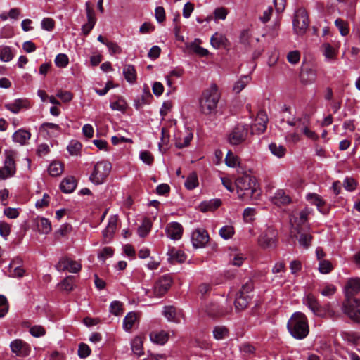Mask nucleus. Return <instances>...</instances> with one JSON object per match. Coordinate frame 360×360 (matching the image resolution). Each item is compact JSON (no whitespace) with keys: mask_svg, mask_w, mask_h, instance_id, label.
Instances as JSON below:
<instances>
[{"mask_svg":"<svg viewBox=\"0 0 360 360\" xmlns=\"http://www.w3.org/2000/svg\"><path fill=\"white\" fill-rule=\"evenodd\" d=\"M220 98L218 87L215 84L204 91L200 100V110L205 115H212L216 112L217 104Z\"/></svg>","mask_w":360,"mask_h":360,"instance_id":"obj_1","label":"nucleus"},{"mask_svg":"<svg viewBox=\"0 0 360 360\" xmlns=\"http://www.w3.org/2000/svg\"><path fill=\"white\" fill-rule=\"evenodd\" d=\"M288 331L296 339L302 340L309 333V326L306 316L302 312H295L287 325Z\"/></svg>","mask_w":360,"mask_h":360,"instance_id":"obj_2","label":"nucleus"},{"mask_svg":"<svg viewBox=\"0 0 360 360\" xmlns=\"http://www.w3.org/2000/svg\"><path fill=\"white\" fill-rule=\"evenodd\" d=\"M236 186L240 198H257L259 195L255 179L249 175L238 177L236 181Z\"/></svg>","mask_w":360,"mask_h":360,"instance_id":"obj_3","label":"nucleus"},{"mask_svg":"<svg viewBox=\"0 0 360 360\" xmlns=\"http://www.w3.org/2000/svg\"><path fill=\"white\" fill-rule=\"evenodd\" d=\"M111 169L112 165L110 162L104 160L97 162L90 175V181L96 185L103 184L109 175Z\"/></svg>","mask_w":360,"mask_h":360,"instance_id":"obj_4","label":"nucleus"},{"mask_svg":"<svg viewBox=\"0 0 360 360\" xmlns=\"http://www.w3.org/2000/svg\"><path fill=\"white\" fill-rule=\"evenodd\" d=\"M4 167L0 168V179L4 180L12 177L16 172L15 159L16 152L13 150H6Z\"/></svg>","mask_w":360,"mask_h":360,"instance_id":"obj_5","label":"nucleus"},{"mask_svg":"<svg viewBox=\"0 0 360 360\" xmlns=\"http://www.w3.org/2000/svg\"><path fill=\"white\" fill-rule=\"evenodd\" d=\"M258 244L263 249L276 248L278 244L277 230L272 226L266 227L258 238Z\"/></svg>","mask_w":360,"mask_h":360,"instance_id":"obj_6","label":"nucleus"},{"mask_svg":"<svg viewBox=\"0 0 360 360\" xmlns=\"http://www.w3.org/2000/svg\"><path fill=\"white\" fill-rule=\"evenodd\" d=\"M232 311L231 303L224 300L221 302H211L207 307L205 311L208 316L213 318H219L230 314Z\"/></svg>","mask_w":360,"mask_h":360,"instance_id":"obj_7","label":"nucleus"},{"mask_svg":"<svg viewBox=\"0 0 360 360\" xmlns=\"http://www.w3.org/2000/svg\"><path fill=\"white\" fill-rule=\"evenodd\" d=\"M292 25L297 34L302 35L306 32L309 26V20L305 9L300 8L296 11Z\"/></svg>","mask_w":360,"mask_h":360,"instance_id":"obj_8","label":"nucleus"},{"mask_svg":"<svg viewBox=\"0 0 360 360\" xmlns=\"http://www.w3.org/2000/svg\"><path fill=\"white\" fill-rule=\"evenodd\" d=\"M342 309L352 320L360 322V300L347 299L342 304Z\"/></svg>","mask_w":360,"mask_h":360,"instance_id":"obj_9","label":"nucleus"},{"mask_svg":"<svg viewBox=\"0 0 360 360\" xmlns=\"http://www.w3.org/2000/svg\"><path fill=\"white\" fill-rule=\"evenodd\" d=\"M248 134V126L239 124L230 131L228 136V141L231 145H239L245 141Z\"/></svg>","mask_w":360,"mask_h":360,"instance_id":"obj_10","label":"nucleus"},{"mask_svg":"<svg viewBox=\"0 0 360 360\" xmlns=\"http://www.w3.org/2000/svg\"><path fill=\"white\" fill-rule=\"evenodd\" d=\"M172 283V277L169 275L161 276L154 284L153 294L156 297H160L165 295Z\"/></svg>","mask_w":360,"mask_h":360,"instance_id":"obj_11","label":"nucleus"},{"mask_svg":"<svg viewBox=\"0 0 360 360\" xmlns=\"http://www.w3.org/2000/svg\"><path fill=\"white\" fill-rule=\"evenodd\" d=\"M56 269L58 271H68L70 273H77L81 270L82 264L80 262L70 258L63 257L56 265Z\"/></svg>","mask_w":360,"mask_h":360,"instance_id":"obj_12","label":"nucleus"},{"mask_svg":"<svg viewBox=\"0 0 360 360\" xmlns=\"http://www.w3.org/2000/svg\"><path fill=\"white\" fill-rule=\"evenodd\" d=\"M268 117L265 112L259 111L255 120V123L251 126V134H260L265 131L267 127Z\"/></svg>","mask_w":360,"mask_h":360,"instance_id":"obj_13","label":"nucleus"},{"mask_svg":"<svg viewBox=\"0 0 360 360\" xmlns=\"http://www.w3.org/2000/svg\"><path fill=\"white\" fill-rule=\"evenodd\" d=\"M210 239L207 232L204 229H197L191 234L193 245L196 248H203Z\"/></svg>","mask_w":360,"mask_h":360,"instance_id":"obj_14","label":"nucleus"},{"mask_svg":"<svg viewBox=\"0 0 360 360\" xmlns=\"http://www.w3.org/2000/svg\"><path fill=\"white\" fill-rule=\"evenodd\" d=\"M10 347L12 352L21 357L28 356L31 350L30 346L20 339L12 341L10 344Z\"/></svg>","mask_w":360,"mask_h":360,"instance_id":"obj_15","label":"nucleus"},{"mask_svg":"<svg viewBox=\"0 0 360 360\" xmlns=\"http://www.w3.org/2000/svg\"><path fill=\"white\" fill-rule=\"evenodd\" d=\"M309 214L308 209L301 210L297 215H293L290 219L292 227L300 233V229L302 226H304L307 221V217Z\"/></svg>","mask_w":360,"mask_h":360,"instance_id":"obj_16","label":"nucleus"},{"mask_svg":"<svg viewBox=\"0 0 360 360\" xmlns=\"http://www.w3.org/2000/svg\"><path fill=\"white\" fill-rule=\"evenodd\" d=\"M303 304H305L314 314L322 316L321 306L316 298L311 293L305 295L303 298Z\"/></svg>","mask_w":360,"mask_h":360,"instance_id":"obj_17","label":"nucleus"},{"mask_svg":"<svg viewBox=\"0 0 360 360\" xmlns=\"http://www.w3.org/2000/svg\"><path fill=\"white\" fill-rule=\"evenodd\" d=\"M183 227L178 222L169 223L166 226V235L172 240H179L183 233Z\"/></svg>","mask_w":360,"mask_h":360,"instance_id":"obj_18","label":"nucleus"},{"mask_svg":"<svg viewBox=\"0 0 360 360\" xmlns=\"http://www.w3.org/2000/svg\"><path fill=\"white\" fill-rule=\"evenodd\" d=\"M22 261L20 258L16 257L13 259L8 266V274L14 278H20L24 276L25 272L22 266Z\"/></svg>","mask_w":360,"mask_h":360,"instance_id":"obj_19","label":"nucleus"},{"mask_svg":"<svg viewBox=\"0 0 360 360\" xmlns=\"http://www.w3.org/2000/svg\"><path fill=\"white\" fill-rule=\"evenodd\" d=\"M347 297H352L360 292V278H352L348 280L345 287Z\"/></svg>","mask_w":360,"mask_h":360,"instance_id":"obj_20","label":"nucleus"},{"mask_svg":"<svg viewBox=\"0 0 360 360\" xmlns=\"http://www.w3.org/2000/svg\"><path fill=\"white\" fill-rule=\"evenodd\" d=\"M271 201L278 206L286 205L291 202V198L284 190L278 189L272 197Z\"/></svg>","mask_w":360,"mask_h":360,"instance_id":"obj_21","label":"nucleus"},{"mask_svg":"<svg viewBox=\"0 0 360 360\" xmlns=\"http://www.w3.org/2000/svg\"><path fill=\"white\" fill-rule=\"evenodd\" d=\"M300 79L302 84H311L316 81V72L312 68H303L300 72Z\"/></svg>","mask_w":360,"mask_h":360,"instance_id":"obj_22","label":"nucleus"},{"mask_svg":"<svg viewBox=\"0 0 360 360\" xmlns=\"http://www.w3.org/2000/svg\"><path fill=\"white\" fill-rule=\"evenodd\" d=\"M117 217L116 216H112L109 218L108 226L103 231V236L105 241L112 238L117 229Z\"/></svg>","mask_w":360,"mask_h":360,"instance_id":"obj_23","label":"nucleus"},{"mask_svg":"<svg viewBox=\"0 0 360 360\" xmlns=\"http://www.w3.org/2000/svg\"><path fill=\"white\" fill-rule=\"evenodd\" d=\"M307 200L311 204L316 205L318 210L323 214H326L328 212V208H324L325 205L324 200L321 198V197L316 193H309L307 195Z\"/></svg>","mask_w":360,"mask_h":360,"instance_id":"obj_24","label":"nucleus"},{"mask_svg":"<svg viewBox=\"0 0 360 360\" xmlns=\"http://www.w3.org/2000/svg\"><path fill=\"white\" fill-rule=\"evenodd\" d=\"M193 139V133L190 130H186L183 135L175 138V146L178 148H183L189 145Z\"/></svg>","mask_w":360,"mask_h":360,"instance_id":"obj_25","label":"nucleus"},{"mask_svg":"<svg viewBox=\"0 0 360 360\" xmlns=\"http://www.w3.org/2000/svg\"><path fill=\"white\" fill-rule=\"evenodd\" d=\"M77 186V181L73 176H68L61 181L60 188L63 193H72Z\"/></svg>","mask_w":360,"mask_h":360,"instance_id":"obj_26","label":"nucleus"},{"mask_svg":"<svg viewBox=\"0 0 360 360\" xmlns=\"http://www.w3.org/2000/svg\"><path fill=\"white\" fill-rule=\"evenodd\" d=\"M27 100L19 98L12 103H6L5 108L8 110L16 114L18 113L22 108H27Z\"/></svg>","mask_w":360,"mask_h":360,"instance_id":"obj_27","label":"nucleus"},{"mask_svg":"<svg viewBox=\"0 0 360 360\" xmlns=\"http://www.w3.org/2000/svg\"><path fill=\"white\" fill-rule=\"evenodd\" d=\"M150 339L156 344L164 345L168 341L169 333L165 330L153 331L150 334Z\"/></svg>","mask_w":360,"mask_h":360,"instance_id":"obj_28","label":"nucleus"},{"mask_svg":"<svg viewBox=\"0 0 360 360\" xmlns=\"http://www.w3.org/2000/svg\"><path fill=\"white\" fill-rule=\"evenodd\" d=\"M31 134L25 129H19L13 134V141L20 145L26 144L27 141L30 139Z\"/></svg>","mask_w":360,"mask_h":360,"instance_id":"obj_29","label":"nucleus"},{"mask_svg":"<svg viewBox=\"0 0 360 360\" xmlns=\"http://www.w3.org/2000/svg\"><path fill=\"white\" fill-rule=\"evenodd\" d=\"M38 232L41 234H48L51 231V224L48 219L40 217L36 219Z\"/></svg>","mask_w":360,"mask_h":360,"instance_id":"obj_30","label":"nucleus"},{"mask_svg":"<svg viewBox=\"0 0 360 360\" xmlns=\"http://www.w3.org/2000/svg\"><path fill=\"white\" fill-rule=\"evenodd\" d=\"M179 311L178 312L176 309L172 306H166L164 307L163 314L169 321L179 323Z\"/></svg>","mask_w":360,"mask_h":360,"instance_id":"obj_31","label":"nucleus"},{"mask_svg":"<svg viewBox=\"0 0 360 360\" xmlns=\"http://www.w3.org/2000/svg\"><path fill=\"white\" fill-rule=\"evenodd\" d=\"M125 79L129 83H134L136 80V71L134 65L127 64L122 70Z\"/></svg>","mask_w":360,"mask_h":360,"instance_id":"obj_32","label":"nucleus"},{"mask_svg":"<svg viewBox=\"0 0 360 360\" xmlns=\"http://www.w3.org/2000/svg\"><path fill=\"white\" fill-rule=\"evenodd\" d=\"M250 300V297L249 295H244L240 293L237 295V297L235 300V308L237 311H242L245 309Z\"/></svg>","mask_w":360,"mask_h":360,"instance_id":"obj_33","label":"nucleus"},{"mask_svg":"<svg viewBox=\"0 0 360 360\" xmlns=\"http://www.w3.org/2000/svg\"><path fill=\"white\" fill-rule=\"evenodd\" d=\"M227 39L226 37L219 32L214 33L211 37L210 42L212 46L215 49H219L226 44Z\"/></svg>","mask_w":360,"mask_h":360,"instance_id":"obj_34","label":"nucleus"},{"mask_svg":"<svg viewBox=\"0 0 360 360\" xmlns=\"http://www.w3.org/2000/svg\"><path fill=\"white\" fill-rule=\"evenodd\" d=\"M221 204L219 199L211 200L208 202H203L200 205V209L202 212H205L207 211H213L218 208Z\"/></svg>","mask_w":360,"mask_h":360,"instance_id":"obj_35","label":"nucleus"},{"mask_svg":"<svg viewBox=\"0 0 360 360\" xmlns=\"http://www.w3.org/2000/svg\"><path fill=\"white\" fill-rule=\"evenodd\" d=\"M168 255L169 257V259L172 262H184L186 260V256L179 250H175L174 248L170 249L168 252Z\"/></svg>","mask_w":360,"mask_h":360,"instance_id":"obj_36","label":"nucleus"},{"mask_svg":"<svg viewBox=\"0 0 360 360\" xmlns=\"http://www.w3.org/2000/svg\"><path fill=\"white\" fill-rule=\"evenodd\" d=\"M131 349L135 355L141 356L143 354V339L141 337H135L131 342Z\"/></svg>","mask_w":360,"mask_h":360,"instance_id":"obj_37","label":"nucleus"},{"mask_svg":"<svg viewBox=\"0 0 360 360\" xmlns=\"http://www.w3.org/2000/svg\"><path fill=\"white\" fill-rule=\"evenodd\" d=\"M229 333V329L224 326H217L213 329V336L217 340L227 338Z\"/></svg>","mask_w":360,"mask_h":360,"instance_id":"obj_38","label":"nucleus"},{"mask_svg":"<svg viewBox=\"0 0 360 360\" xmlns=\"http://www.w3.org/2000/svg\"><path fill=\"white\" fill-rule=\"evenodd\" d=\"M271 153L278 158H283L286 153V148L282 145L271 143L269 146Z\"/></svg>","mask_w":360,"mask_h":360,"instance_id":"obj_39","label":"nucleus"},{"mask_svg":"<svg viewBox=\"0 0 360 360\" xmlns=\"http://www.w3.org/2000/svg\"><path fill=\"white\" fill-rule=\"evenodd\" d=\"M137 320V315L135 312H129L123 320V327L127 331L129 330Z\"/></svg>","mask_w":360,"mask_h":360,"instance_id":"obj_40","label":"nucleus"},{"mask_svg":"<svg viewBox=\"0 0 360 360\" xmlns=\"http://www.w3.org/2000/svg\"><path fill=\"white\" fill-rule=\"evenodd\" d=\"M321 50L327 60H334L336 58V51L328 43L323 44L321 46Z\"/></svg>","mask_w":360,"mask_h":360,"instance_id":"obj_41","label":"nucleus"},{"mask_svg":"<svg viewBox=\"0 0 360 360\" xmlns=\"http://www.w3.org/2000/svg\"><path fill=\"white\" fill-rule=\"evenodd\" d=\"M63 172V165L61 162L53 161L49 167V173L52 176H58Z\"/></svg>","mask_w":360,"mask_h":360,"instance_id":"obj_42","label":"nucleus"},{"mask_svg":"<svg viewBox=\"0 0 360 360\" xmlns=\"http://www.w3.org/2000/svg\"><path fill=\"white\" fill-rule=\"evenodd\" d=\"M200 40L196 39L195 40V41H193V43H191L189 46H188V48L193 51L195 53H196L197 55H198L199 56H206L208 55L209 53V51L207 49L203 48V47H201L200 46L197 42H199Z\"/></svg>","mask_w":360,"mask_h":360,"instance_id":"obj_43","label":"nucleus"},{"mask_svg":"<svg viewBox=\"0 0 360 360\" xmlns=\"http://www.w3.org/2000/svg\"><path fill=\"white\" fill-rule=\"evenodd\" d=\"M13 58L12 51L9 46H0V60L4 62H8Z\"/></svg>","mask_w":360,"mask_h":360,"instance_id":"obj_44","label":"nucleus"},{"mask_svg":"<svg viewBox=\"0 0 360 360\" xmlns=\"http://www.w3.org/2000/svg\"><path fill=\"white\" fill-rule=\"evenodd\" d=\"M152 223L148 218H145L142 224L138 229V233L141 237H145L150 231Z\"/></svg>","mask_w":360,"mask_h":360,"instance_id":"obj_45","label":"nucleus"},{"mask_svg":"<svg viewBox=\"0 0 360 360\" xmlns=\"http://www.w3.org/2000/svg\"><path fill=\"white\" fill-rule=\"evenodd\" d=\"M309 123H310L309 117H305L303 121V123H302V125H303L302 132L308 138H309L312 140H316V139H318L319 136L314 131H312L309 129Z\"/></svg>","mask_w":360,"mask_h":360,"instance_id":"obj_46","label":"nucleus"},{"mask_svg":"<svg viewBox=\"0 0 360 360\" xmlns=\"http://www.w3.org/2000/svg\"><path fill=\"white\" fill-rule=\"evenodd\" d=\"M184 185H185L186 188L189 190L193 189L195 187H197L198 186V179L197 174L195 172L191 173L188 176V177L184 183Z\"/></svg>","mask_w":360,"mask_h":360,"instance_id":"obj_47","label":"nucleus"},{"mask_svg":"<svg viewBox=\"0 0 360 360\" xmlns=\"http://www.w3.org/2000/svg\"><path fill=\"white\" fill-rule=\"evenodd\" d=\"M225 162L227 166L236 167L239 165V158L235 155L231 150H229L225 158Z\"/></svg>","mask_w":360,"mask_h":360,"instance_id":"obj_48","label":"nucleus"},{"mask_svg":"<svg viewBox=\"0 0 360 360\" xmlns=\"http://www.w3.org/2000/svg\"><path fill=\"white\" fill-rule=\"evenodd\" d=\"M318 269L321 274H328L333 269V266L329 260L323 259L319 261Z\"/></svg>","mask_w":360,"mask_h":360,"instance_id":"obj_49","label":"nucleus"},{"mask_svg":"<svg viewBox=\"0 0 360 360\" xmlns=\"http://www.w3.org/2000/svg\"><path fill=\"white\" fill-rule=\"evenodd\" d=\"M234 234V228L232 226L226 225L223 226L219 230V235L225 240L232 238Z\"/></svg>","mask_w":360,"mask_h":360,"instance_id":"obj_50","label":"nucleus"},{"mask_svg":"<svg viewBox=\"0 0 360 360\" xmlns=\"http://www.w3.org/2000/svg\"><path fill=\"white\" fill-rule=\"evenodd\" d=\"M127 107V102L123 98H118L117 101L110 103V108L114 110L124 111Z\"/></svg>","mask_w":360,"mask_h":360,"instance_id":"obj_51","label":"nucleus"},{"mask_svg":"<svg viewBox=\"0 0 360 360\" xmlns=\"http://www.w3.org/2000/svg\"><path fill=\"white\" fill-rule=\"evenodd\" d=\"M250 81L248 76H243L241 77L233 86V91L238 94L240 93L248 84Z\"/></svg>","mask_w":360,"mask_h":360,"instance_id":"obj_52","label":"nucleus"},{"mask_svg":"<svg viewBox=\"0 0 360 360\" xmlns=\"http://www.w3.org/2000/svg\"><path fill=\"white\" fill-rule=\"evenodd\" d=\"M69 59L66 54L59 53L55 58V64L57 67L65 68L68 65Z\"/></svg>","mask_w":360,"mask_h":360,"instance_id":"obj_53","label":"nucleus"},{"mask_svg":"<svg viewBox=\"0 0 360 360\" xmlns=\"http://www.w3.org/2000/svg\"><path fill=\"white\" fill-rule=\"evenodd\" d=\"M72 231V226L69 224H64L55 232L56 238L67 236Z\"/></svg>","mask_w":360,"mask_h":360,"instance_id":"obj_54","label":"nucleus"},{"mask_svg":"<svg viewBox=\"0 0 360 360\" xmlns=\"http://www.w3.org/2000/svg\"><path fill=\"white\" fill-rule=\"evenodd\" d=\"M110 311L115 316L122 314V303L120 301H113L110 306Z\"/></svg>","mask_w":360,"mask_h":360,"instance_id":"obj_55","label":"nucleus"},{"mask_svg":"<svg viewBox=\"0 0 360 360\" xmlns=\"http://www.w3.org/2000/svg\"><path fill=\"white\" fill-rule=\"evenodd\" d=\"M336 27L339 29L340 34L342 36H346L349 33V28L347 23L343 20L338 18L335 21Z\"/></svg>","mask_w":360,"mask_h":360,"instance_id":"obj_56","label":"nucleus"},{"mask_svg":"<svg viewBox=\"0 0 360 360\" xmlns=\"http://www.w3.org/2000/svg\"><path fill=\"white\" fill-rule=\"evenodd\" d=\"M74 277L72 276H67L60 283L63 290L71 291L74 288Z\"/></svg>","mask_w":360,"mask_h":360,"instance_id":"obj_57","label":"nucleus"},{"mask_svg":"<svg viewBox=\"0 0 360 360\" xmlns=\"http://www.w3.org/2000/svg\"><path fill=\"white\" fill-rule=\"evenodd\" d=\"M86 11V17H87V22H92L93 24H96V19L95 17V12L92 7H91L90 2L87 1L85 4Z\"/></svg>","mask_w":360,"mask_h":360,"instance_id":"obj_58","label":"nucleus"},{"mask_svg":"<svg viewBox=\"0 0 360 360\" xmlns=\"http://www.w3.org/2000/svg\"><path fill=\"white\" fill-rule=\"evenodd\" d=\"M305 117H309L308 115H303L300 118H293L291 120H288L287 123L290 126H297V129L302 131V123Z\"/></svg>","mask_w":360,"mask_h":360,"instance_id":"obj_59","label":"nucleus"},{"mask_svg":"<svg viewBox=\"0 0 360 360\" xmlns=\"http://www.w3.org/2000/svg\"><path fill=\"white\" fill-rule=\"evenodd\" d=\"M299 233H300V238L298 239L300 245L305 248H309L311 244L312 236L307 233H301L300 232Z\"/></svg>","mask_w":360,"mask_h":360,"instance_id":"obj_60","label":"nucleus"},{"mask_svg":"<svg viewBox=\"0 0 360 360\" xmlns=\"http://www.w3.org/2000/svg\"><path fill=\"white\" fill-rule=\"evenodd\" d=\"M82 148V145L78 141H71L67 147L69 153L72 155H77Z\"/></svg>","mask_w":360,"mask_h":360,"instance_id":"obj_61","label":"nucleus"},{"mask_svg":"<svg viewBox=\"0 0 360 360\" xmlns=\"http://www.w3.org/2000/svg\"><path fill=\"white\" fill-rule=\"evenodd\" d=\"M91 354L89 347L85 343H80L78 348V355L80 358H86Z\"/></svg>","mask_w":360,"mask_h":360,"instance_id":"obj_62","label":"nucleus"},{"mask_svg":"<svg viewBox=\"0 0 360 360\" xmlns=\"http://www.w3.org/2000/svg\"><path fill=\"white\" fill-rule=\"evenodd\" d=\"M336 288L332 284L325 285L321 290H319L320 293L326 297H330L335 294Z\"/></svg>","mask_w":360,"mask_h":360,"instance_id":"obj_63","label":"nucleus"},{"mask_svg":"<svg viewBox=\"0 0 360 360\" xmlns=\"http://www.w3.org/2000/svg\"><path fill=\"white\" fill-rule=\"evenodd\" d=\"M30 334L34 337H41L45 335L46 330L41 326H34L30 329Z\"/></svg>","mask_w":360,"mask_h":360,"instance_id":"obj_64","label":"nucleus"}]
</instances>
